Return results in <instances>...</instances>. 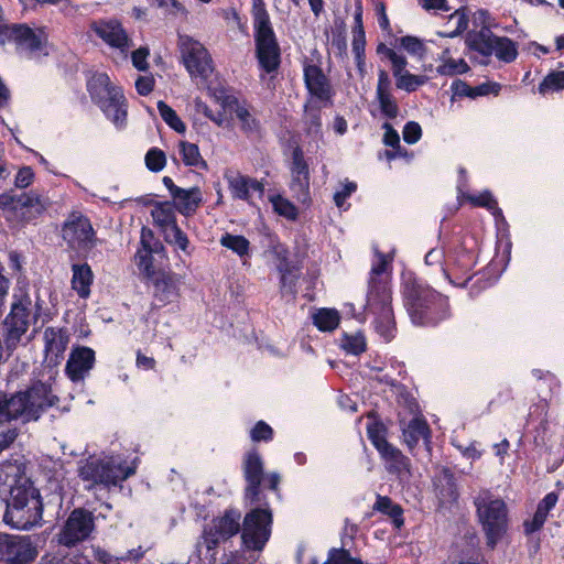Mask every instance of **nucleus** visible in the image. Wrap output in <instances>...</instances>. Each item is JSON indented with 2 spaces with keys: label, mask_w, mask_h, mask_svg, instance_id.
I'll use <instances>...</instances> for the list:
<instances>
[{
  "label": "nucleus",
  "mask_w": 564,
  "mask_h": 564,
  "mask_svg": "<svg viewBox=\"0 0 564 564\" xmlns=\"http://www.w3.org/2000/svg\"><path fill=\"white\" fill-rule=\"evenodd\" d=\"M256 56L261 69L274 73L281 65V48L263 0H253Z\"/></svg>",
  "instance_id": "nucleus-5"
},
{
  "label": "nucleus",
  "mask_w": 564,
  "mask_h": 564,
  "mask_svg": "<svg viewBox=\"0 0 564 564\" xmlns=\"http://www.w3.org/2000/svg\"><path fill=\"white\" fill-rule=\"evenodd\" d=\"M32 300L25 290L13 293L9 314L2 323V337L9 355L18 348L23 335L29 330Z\"/></svg>",
  "instance_id": "nucleus-9"
},
{
  "label": "nucleus",
  "mask_w": 564,
  "mask_h": 564,
  "mask_svg": "<svg viewBox=\"0 0 564 564\" xmlns=\"http://www.w3.org/2000/svg\"><path fill=\"white\" fill-rule=\"evenodd\" d=\"M366 34H352L351 51L359 75L362 77L366 73Z\"/></svg>",
  "instance_id": "nucleus-49"
},
{
  "label": "nucleus",
  "mask_w": 564,
  "mask_h": 564,
  "mask_svg": "<svg viewBox=\"0 0 564 564\" xmlns=\"http://www.w3.org/2000/svg\"><path fill=\"white\" fill-rule=\"evenodd\" d=\"M368 417L373 419V421L367 424V436L372 446L380 453L390 444L387 440L388 430L375 413H369Z\"/></svg>",
  "instance_id": "nucleus-41"
},
{
  "label": "nucleus",
  "mask_w": 564,
  "mask_h": 564,
  "mask_svg": "<svg viewBox=\"0 0 564 564\" xmlns=\"http://www.w3.org/2000/svg\"><path fill=\"white\" fill-rule=\"evenodd\" d=\"M96 361L95 350L87 346L74 347L65 366V373L73 382L84 380L94 368Z\"/></svg>",
  "instance_id": "nucleus-24"
},
{
  "label": "nucleus",
  "mask_w": 564,
  "mask_h": 564,
  "mask_svg": "<svg viewBox=\"0 0 564 564\" xmlns=\"http://www.w3.org/2000/svg\"><path fill=\"white\" fill-rule=\"evenodd\" d=\"M154 88V79L150 76H139L135 80V89L139 95L148 96Z\"/></svg>",
  "instance_id": "nucleus-64"
},
{
  "label": "nucleus",
  "mask_w": 564,
  "mask_h": 564,
  "mask_svg": "<svg viewBox=\"0 0 564 564\" xmlns=\"http://www.w3.org/2000/svg\"><path fill=\"white\" fill-rule=\"evenodd\" d=\"M273 437L274 431L265 421H258L250 430V438L253 443H269Z\"/></svg>",
  "instance_id": "nucleus-54"
},
{
  "label": "nucleus",
  "mask_w": 564,
  "mask_h": 564,
  "mask_svg": "<svg viewBox=\"0 0 564 564\" xmlns=\"http://www.w3.org/2000/svg\"><path fill=\"white\" fill-rule=\"evenodd\" d=\"M323 104L308 99L304 105L303 122L307 135L318 137L322 134V109Z\"/></svg>",
  "instance_id": "nucleus-39"
},
{
  "label": "nucleus",
  "mask_w": 564,
  "mask_h": 564,
  "mask_svg": "<svg viewBox=\"0 0 564 564\" xmlns=\"http://www.w3.org/2000/svg\"><path fill=\"white\" fill-rule=\"evenodd\" d=\"M180 154L182 156V161L186 166H203L206 167L207 164L203 160L198 145L195 143H191L187 141L180 142Z\"/></svg>",
  "instance_id": "nucleus-47"
},
{
  "label": "nucleus",
  "mask_w": 564,
  "mask_h": 564,
  "mask_svg": "<svg viewBox=\"0 0 564 564\" xmlns=\"http://www.w3.org/2000/svg\"><path fill=\"white\" fill-rule=\"evenodd\" d=\"M224 178L227 181L228 189L234 199L249 203L251 192L258 193L259 198H262L264 195L265 187L262 181L232 171H226Z\"/></svg>",
  "instance_id": "nucleus-23"
},
{
  "label": "nucleus",
  "mask_w": 564,
  "mask_h": 564,
  "mask_svg": "<svg viewBox=\"0 0 564 564\" xmlns=\"http://www.w3.org/2000/svg\"><path fill=\"white\" fill-rule=\"evenodd\" d=\"M372 509L389 517L393 525L398 529L404 524L403 508L388 496L377 495Z\"/></svg>",
  "instance_id": "nucleus-40"
},
{
  "label": "nucleus",
  "mask_w": 564,
  "mask_h": 564,
  "mask_svg": "<svg viewBox=\"0 0 564 564\" xmlns=\"http://www.w3.org/2000/svg\"><path fill=\"white\" fill-rule=\"evenodd\" d=\"M251 509L246 512L241 524V542L248 551H262L272 534L273 511L268 497L259 502H248Z\"/></svg>",
  "instance_id": "nucleus-7"
},
{
  "label": "nucleus",
  "mask_w": 564,
  "mask_h": 564,
  "mask_svg": "<svg viewBox=\"0 0 564 564\" xmlns=\"http://www.w3.org/2000/svg\"><path fill=\"white\" fill-rule=\"evenodd\" d=\"M171 198L175 209L185 217L194 216L203 204V193L198 186L180 187Z\"/></svg>",
  "instance_id": "nucleus-33"
},
{
  "label": "nucleus",
  "mask_w": 564,
  "mask_h": 564,
  "mask_svg": "<svg viewBox=\"0 0 564 564\" xmlns=\"http://www.w3.org/2000/svg\"><path fill=\"white\" fill-rule=\"evenodd\" d=\"M377 256L378 260L372 263L368 275L365 310L373 316L376 332L389 343L397 332L392 308L390 262L384 253L378 251Z\"/></svg>",
  "instance_id": "nucleus-3"
},
{
  "label": "nucleus",
  "mask_w": 564,
  "mask_h": 564,
  "mask_svg": "<svg viewBox=\"0 0 564 564\" xmlns=\"http://www.w3.org/2000/svg\"><path fill=\"white\" fill-rule=\"evenodd\" d=\"M357 189L355 182H347L340 191L334 194V203L337 207H341L345 200Z\"/></svg>",
  "instance_id": "nucleus-62"
},
{
  "label": "nucleus",
  "mask_w": 564,
  "mask_h": 564,
  "mask_svg": "<svg viewBox=\"0 0 564 564\" xmlns=\"http://www.w3.org/2000/svg\"><path fill=\"white\" fill-rule=\"evenodd\" d=\"M270 202L272 203L273 210L278 215L283 216L289 220H295L297 218V208L289 199L284 198L281 195H273L271 196Z\"/></svg>",
  "instance_id": "nucleus-52"
},
{
  "label": "nucleus",
  "mask_w": 564,
  "mask_h": 564,
  "mask_svg": "<svg viewBox=\"0 0 564 564\" xmlns=\"http://www.w3.org/2000/svg\"><path fill=\"white\" fill-rule=\"evenodd\" d=\"M400 293L410 322L416 327L435 328L452 317L449 297L411 270L400 278Z\"/></svg>",
  "instance_id": "nucleus-1"
},
{
  "label": "nucleus",
  "mask_w": 564,
  "mask_h": 564,
  "mask_svg": "<svg viewBox=\"0 0 564 564\" xmlns=\"http://www.w3.org/2000/svg\"><path fill=\"white\" fill-rule=\"evenodd\" d=\"M477 263V252L460 246L454 251V260L448 270L443 269L449 283L465 288L473 280L471 273Z\"/></svg>",
  "instance_id": "nucleus-20"
},
{
  "label": "nucleus",
  "mask_w": 564,
  "mask_h": 564,
  "mask_svg": "<svg viewBox=\"0 0 564 564\" xmlns=\"http://www.w3.org/2000/svg\"><path fill=\"white\" fill-rule=\"evenodd\" d=\"M6 42L14 43L30 52H37L43 46L41 36L25 23L8 24L0 37L1 44Z\"/></svg>",
  "instance_id": "nucleus-25"
},
{
  "label": "nucleus",
  "mask_w": 564,
  "mask_h": 564,
  "mask_svg": "<svg viewBox=\"0 0 564 564\" xmlns=\"http://www.w3.org/2000/svg\"><path fill=\"white\" fill-rule=\"evenodd\" d=\"M149 56V48L147 47H139L138 50L132 52L131 59L133 66L140 70L145 72L149 68V64L147 62V58Z\"/></svg>",
  "instance_id": "nucleus-61"
},
{
  "label": "nucleus",
  "mask_w": 564,
  "mask_h": 564,
  "mask_svg": "<svg viewBox=\"0 0 564 564\" xmlns=\"http://www.w3.org/2000/svg\"><path fill=\"white\" fill-rule=\"evenodd\" d=\"M0 209L19 215L23 223H31L44 214L46 203L34 192L18 195L11 189L0 194Z\"/></svg>",
  "instance_id": "nucleus-16"
},
{
  "label": "nucleus",
  "mask_w": 564,
  "mask_h": 564,
  "mask_svg": "<svg viewBox=\"0 0 564 564\" xmlns=\"http://www.w3.org/2000/svg\"><path fill=\"white\" fill-rule=\"evenodd\" d=\"M148 278L153 285V297L165 306L180 296V278L176 273L165 270H153L152 265L145 267Z\"/></svg>",
  "instance_id": "nucleus-21"
},
{
  "label": "nucleus",
  "mask_w": 564,
  "mask_h": 564,
  "mask_svg": "<svg viewBox=\"0 0 564 564\" xmlns=\"http://www.w3.org/2000/svg\"><path fill=\"white\" fill-rule=\"evenodd\" d=\"M394 78L395 87L409 94L416 91L419 87L423 86L427 82L426 76L415 75L409 70L398 75Z\"/></svg>",
  "instance_id": "nucleus-48"
},
{
  "label": "nucleus",
  "mask_w": 564,
  "mask_h": 564,
  "mask_svg": "<svg viewBox=\"0 0 564 564\" xmlns=\"http://www.w3.org/2000/svg\"><path fill=\"white\" fill-rule=\"evenodd\" d=\"M246 487L243 498L247 502H259L267 495L263 491L264 463L257 448L248 451L242 460Z\"/></svg>",
  "instance_id": "nucleus-17"
},
{
  "label": "nucleus",
  "mask_w": 564,
  "mask_h": 564,
  "mask_svg": "<svg viewBox=\"0 0 564 564\" xmlns=\"http://www.w3.org/2000/svg\"><path fill=\"white\" fill-rule=\"evenodd\" d=\"M217 99L225 111L236 115L243 133L250 134L260 130V122L251 116L246 100L240 102L235 95L229 94H221Z\"/></svg>",
  "instance_id": "nucleus-26"
},
{
  "label": "nucleus",
  "mask_w": 564,
  "mask_h": 564,
  "mask_svg": "<svg viewBox=\"0 0 564 564\" xmlns=\"http://www.w3.org/2000/svg\"><path fill=\"white\" fill-rule=\"evenodd\" d=\"M96 35L109 46L124 51L129 47V37L122 24L117 20L102 21L93 28Z\"/></svg>",
  "instance_id": "nucleus-30"
},
{
  "label": "nucleus",
  "mask_w": 564,
  "mask_h": 564,
  "mask_svg": "<svg viewBox=\"0 0 564 564\" xmlns=\"http://www.w3.org/2000/svg\"><path fill=\"white\" fill-rule=\"evenodd\" d=\"M91 101L117 128L127 123V99L123 90L115 86L106 73H95L86 84Z\"/></svg>",
  "instance_id": "nucleus-6"
},
{
  "label": "nucleus",
  "mask_w": 564,
  "mask_h": 564,
  "mask_svg": "<svg viewBox=\"0 0 564 564\" xmlns=\"http://www.w3.org/2000/svg\"><path fill=\"white\" fill-rule=\"evenodd\" d=\"M61 235L68 248L74 250H90L97 241L90 219L79 210L68 214L62 224Z\"/></svg>",
  "instance_id": "nucleus-12"
},
{
  "label": "nucleus",
  "mask_w": 564,
  "mask_h": 564,
  "mask_svg": "<svg viewBox=\"0 0 564 564\" xmlns=\"http://www.w3.org/2000/svg\"><path fill=\"white\" fill-rule=\"evenodd\" d=\"M489 20H490V14H489L488 10L479 9L473 14L471 22L474 25V30L468 31L466 34V39H465L466 45L469 50H473L471 40H473L474 34L484 33L489 36H491L494 34L490 29L491 25H490Z\"/></svg>",
  "instance_id": "nucleus-42"
},
{
  "label": "nucleus",
  "mask_w": 564,
  "mask_h": 564,
  "mask_svg": "<svg viewBox=\"0 0 564 564\" xmlns=\"http://www.w3.org/2000/svg\"><path fill=\"white\" fill-rule=\"evenodd\" d=\"M144 162L149 171L158 173L164 169L166 155L163 150L153 147L147 152Z\"/></svg>",
  "instance_id": "nucleus-53"
},
{
  "label": "nucleus",
  "mask_w": 564,
  "mask_h": 564,
  "mask_svg": "<svg viewBox=\"0 0 564 564\" xmlns=\"http://www.w3.org/2000/svg\"><path fill=\"white\" fill-rule=\"evenodd\" d=\"M390 474L403 475L410 474L411 462L397 446L389 444L379 453Z\"/></svg>",
  "instance_id": "nucleus-37"
},
{
  "label": "nucleus",
  "mask_w": 564,
  "mask_h": 564,
  "mask_svg": "<svg viewBox=\"0 0 564 564\" xmlns=\"http://www.w3.org/2000/svg\"><path fill=\"white\" fill-rule=\"evenodd\" d=\"M134 474V467L122 464L116 465L100 459L87 462L78 471V476L84 481H93L106 487L118 486Z\"/></svg>",
  "instance_id": "nucleus-13"
},
{
  "label": "nucleus",
  "mask_w": 564,
  "mask_h": 564,
  "mask_svg": "<svg viewBox=\"0 0 564 564\" xmlns=\"http://www.w3.org/2000/svg\"><path fill=\"white\" fill-rule=\"evenodd\" d=\"M340 321V316L338 312L334 308H319L313 315V324L321 332H332L334 330Z\"/></svg>",
  "instance_id": "nucleus-43"
},
{
  "label": "nucleus",
  "mask_w": 564,
  "mask_h": 564,
  "mask_svg": "<svg viewBox=\"0 0 564 564\" xmlns=\"http://www.w3.org/2000/svg\"><path fill=\"white\" fill-rule=\"evenodd\" d=\"M382 129L384 130L382 139L384 145L390 147L391 149L399 148L400 135L392 124L386 121L382 123Z\"/></svg>",
  "instance_id": "nucleus-60"
},
{
  "label": "nucleus",
  "mask_w": 564,
  "mask_h": 564,
  "mask_svg": "<svg viewBox=\"0 0 564 564\" xmlns=\"http://www.w3.org/2000/svg\"><path fill=\"white\" fill-rule=\"evenodd\" d=\"M400 46L409 54L423 57L426 53V46L422 40L413 35H405L400 39Z\"/></svg>",
  "instance_id": "nucleus-55"
},
{
  "label": "nucleus",
  "mask_w": 564,
  "mask_h": 564,
  "mask_svg": "<svg viewBox=\"0 0 564 564\" xmlns=\"http://www.w3.org/2000/svg\"><path fill=\"white\" fill-rule=\"evenodd\" d=\"M469 70L470 67L464 58H447L436 67V73L442 76L462 75Z\"/></svg>",
  "instance_id": "nucleus-51"
},
{
  "label": "nucleus",
  "mask_w": 564,
  "mask_h": 564,
  "mask_svg": "<svg viewBox=\"0 0 564 564\" xmlns=\"http://www.w3.org/2000/svg\"><path fill=\"white\" fill-rule=\"evenodd\" d=\"M436 497L442 506L452 505L458 500L459 491L454 473L448 467H443L434 479Z\"/></svg>",
  "instance_id": "nucleus-34"
},
{
  "label": "nucleus",
  "mask_w": 564,
  "mask_h": 564,
  "mask_svg": "<svg viewBox=\"0 0 564 564\" xmlns=\"http://www.w3.org/2000/svg\"><path fill=\"white\" fill-rule=\"evenodd\" d=\"M58 402L52 384L39 379L15 392L0 391V426L17 421L24 424L37 422Z\"/></svg>",
  "instance_id": "nucleus-2"
},
{
  "label": "nucleus",
  "mask_w": 564,
  "mask_h": 564,
  "mask_svg": "<svg viewBox=\"0 0 564 564\" xmlns=\"http://www.w3.org/2000/svg\"><path fill=\"white\" fill-rule=\"evenodd\" d=\"M471 42V51L486 57V61L481 62L485 66L489 64V57L492 55H495L498 61L506 64L514 62L519 55L517 42L508 36H498L496 34L489 36L479 33L474 34Z\"/></svg>",
  "instance_id": "nucleus-15"
},
{
  "label": "nucleus",
  "mask_w": 564,
  "mask_h": 564,
  "mask_svg": "<svg viewBox=\"0 0 564 564\" xmlns=\"http://www.w3.org/2000/svg\"><path fill=\"white\" fill-rule=\"evenodd\" d=\"M175 206L170 200L154 202L151 216L164 241L191 256L193 248L187 235L177 225Z\"/></svg>",
  "instance_id": "nucleus-10"
},
{
  "label": "nucleus",
  "mask_w": 564,
  "mask_h": 564,
  "mask_svg": "<svg viewBox=\"0 0 564 564\" xmlns=\"http://www.w3.org/2000/svg\"><path fill=\"white\" fill-rule=\"evenodd\" d=\"M475 506L486 544L490 549H495L509 529L507 503L500 498H478Z\"/></svg>",
  "instance_id": "nucleus-8"
},
{
  "label": "nucleus",
  "mask_w": 564,
  "mask_h": 564,
  "mask_svg": "<svg viewBox=\"0 0 564 564\" xmlns=\"http://www.w3.org/2000/svg\"><path fill=\"white\" fill-rule=\"evenodd\" d=\"M303 78L305 88L308 94L314 97L317 102L323 106H332L335 91L330 80L324 74L321 66L315 64H306L303 68Z\"/></svg>",
  "instance_id": "nucleus-22"
},
{
  "label": "nucleus",
  "mask_w": 564,
  "mask_h": 564,
  "mask_svg": "<svg viewBox=\"0 0 564 564\" xmlns=\"http://www.w3.org/2000/svg\"><path fill=\"white\" fill-rule=\"evenodd\" d=\"M39 555L31 535L0 532V564H32Z\"/></svg>",
  "instance_id": "nucleus-14"
},
{
  "label": "nucleus",
  "mask_w": 564,
  "mask_h": 564,
  "mask_svg": "<svg viewBox=\"0 0 564 564\" xmlns=\"http://www.w3.org/2000/svg\"><path fill=\"white\" fill-rule=\"evenodd\" d=\"M158 111L162 120L177 133H184L186 131L185 123L181 120L176 111L170 107L165 101H158Z\"/></svg>",
  "instance_id": "nucleus-46"
},
{
  "label": "nucleus",
  "mask_w": 564,
  "mask_h": 564,
  "mask_svg": "<svg viewBox=\"0 0 564 564\" xmlns=\"http://www.w3.org/2000/svg\"><path fill=\"white\" fill-rule=\"evenodd\" d=\"M178 47L184 65L191 75L205 77L213 70L212 57L202 43L188 35H180Z\"/></svg>",
  "instance_id": "nucleus-19"
},
{
  "label": "nucleus",
  "mask_w": 564,
  "mask_h": 564,
  "mask_svg": "<svg viewBox=\"0 0 564 564\" xmlns=\"http://www.w3.org/2000/svg\"><path fill=\"white\" fill-rule=\"evenodd\" d=\"M240 519L241 512L238 509L229 508L221 516L214 518L210 524L204 527L202 533L203 543L213 561H216L219 544L228 541L241 531Z\"/></svg>",
  "instance_id": "nucleus-11"
},
{
  "label": "nucleus",
  "mask_w": 564,
  "mask_h": 564,
  "mask_svg": "<svg viewBox=\"0 0 564 564\" xmlns=\"http://www.w3.org/2000/svg\"><path fill=\"white\" fill-rule=\"evenodd\" d=\"M72 288L79 297L87 299L90 294L94 274L88 263L72 265Z\"/></svg>",
  "instance_id": "nucleus-38"
},
{
  "label": "nucleus",
  "mask_w": 564,
  "mask_h": 564,
  "mask_svg": "<svg viewBox=\"0 0 564 564\" xmlns=\"http://www.w3.org/2000/svg\"><path fill=\"white\" fill-rule=\"evenodd\" d=\"M403 140L408 144H414L422 138V128L416 121H408L403 127Z\"/></svg>",
  "instance_id": "nucleus-58"
},
{
  "label": "nucleus",
  "mask_w": 564,
  "mask_h": 564,
  "mask_svg": "<svg viewBox=\"0 0 564 564\" xmlns=\"http://www.w3.org/2000/svg\"><path fill=\"white\" fill-rule=\"evenodd\" d=\"M564 89V70H553L549 73L539 84L538 90L541 95Z\"/></svg>",
  "instance_id": "nucleus-50"
},
{
  "label": "nucleus",
  "mask_w": 564,
  "mask_h": 564,
  "mask_svg": "<svg viewBox=\"0 0 564 564\" xmlns=\"http://www.w3.org/2000/svg\"><path fill=\"white\" fill-rule=\"evenodd\" d=\"M468 199L476 207H485L489 210L498 209V202L489 191H485L479 195L469 196Z\"/></svg>",
  "instance_id": "nucleus-56"
},
{
  "label": "nucleus",
  "mask_w": 564,
  "mask_h": 564,
  "mask_svg": "<svg viewBox=\"0 0 564 564\" xmlns=\"http://www.w3.org/2000/svg\"><path fill=\"white\" fill-rule=\"evenodd\" d=\"M376 13H377L378 23H379L380 29L388 35H392V28L390 24V20L388 18L386 7L382 2H380L377 6Z\"/></svg>",
  "instance_id": "nucleus-63"
},
{
  "label": "nucleus",
  "mask_w": 564,
  "mask_h": 564,
  "mask_svg": "<svg viewBox=\"0 0 564 564\" xmlns=\"http://www.w3.org/2000/svg\"><path fill=\"white\" fill-rule=\"evenodd\" d=\"M376 98L379 104L380 112L384 118L393 120L398 117L400 111L399 105L391 94V80L384 69H380L378 73Z\"/></svg>",
  "instance_id": "nucleus-29"
},
{
  "label": "nucleus",
  "mask_w": 564,
  "mask_h": 564,
  "mask_svg": "<svg viewBox=\"0 0 564 564\" xmlns=\"http://www.w3.org/2000/svg\"><path fill=\"white\" fill-rule=\"evenodd\" d=\"M402 435L411 453L415 449L420 440H423L426 451L431 454L432 430L423 416H414L411 419L406 426L402 429Z\"/></svg>",
  "instance_id": "nucleus-28"
},
{
  "label": "nucleus",
  "mask_w": 564,
  "mask_h": 564,
  "mask_svg": "<svg viewBox=\"0 0 564 564\" xmlns=\"http://www.w3.org/2000/svg\"><path fill=\"white\" fill-rule=\"evenodd\" d=\"M220 245L241 258L248 256L250 251V242L242 235H231L226 232L220 238Z\"/></svg>",
  "instance_id": "nucleus-44"
},
{
  "label": "nucleus",
  "mask_w": 564,
  "mask_h": 564,
  "mask_svg": "<svg viewBox=\"0 0 564 564\" xmlns=\"http://www.w3.org/2000/svg\"><path fill=\"white\" fill-rule=\"evenodd\" d=\"M291 189L301 195L307 196L310 193V167L304 158L303 149L296 144L292 150Z\"/></svg>",
  "instance_id": "nucleus-27"
},
{
  "label": "nucleus",
  "mask_w": 564,
  "mask_h": 564,
  "mask_svg": "<svg viewBox=\"0 0 564 564\" xmlns=\"http://www.w3.org/2000/svg\"><path fill=\"white\" fill-rule=\"evenodd\" d=\"M45 358L57 364L66 350L69 337L64 328L47 327L43 334Z\"/></svg>",
  "instance_id": "nucleus-32"
},
{
  "label": "nucleus",
  "mask_w": 564,
  "mask_h": 564,
  "mask_svg": "<svg viewBox=\"0 0 564 564\" xmlns=\"http://www.w3.org/2000/svg\"><path fill=\"white\" fill-rule=\"evenodd\" d=\"M34 180V172L31 166L21 167L14 178V185L18 188L29 187Z\"/></svg>",
  "instance_id": "nucleus-59"
},
{
  "label": "nucleus",
  "mask_w": 564,
  "mask_h": 564,
  "mask_svg": "<svg viewBox=\"0 0 564 564\" xmlns=\"http://www.w3.org/2000/svg\"><path fill=\"white\" fill-rule=\"evenodd\" d=\"M451 19L456 18L457 19V25L456 29L449 34L451 37L456 36L458 34H462L468 29L469 24V14L468 9L466 7H462L457 10H455L451 17Z\"/></svg>",
  "instance_id": "nucleus-57"
},
{
  "label": "nucleus",
  "mask_w": 564,
  "mask_h": 564,
  "mask_svg": "<svg viewBox=\"0 0 564 564\" xmlns=\"http://www.w3.org/2000/svg\"><path fill=\"white\" fill-rule=\"evenodd\" d=\"M340 347L347 354L359 356L367 349L366 337L361 332L354 335L344 333L340 339Z\"/></svg>",
  "instance_id": "nucleus-45"
},
{
  "label": "nucleus",
  "mask_w": 564,
  "mask_h": 564,
  "mask_svg": "<svg viewBox=\"0 0 564 564\" xmlns=\"http://www.w3.org/2000/svg\"><path fill=\"white\" fill-rule=\"evenodd\" d=\"M276 270L280 273V293L295 297L297 293V282L302 274V264L299 261H286L282 264H276Z\"/></svg>",
  "instance_id": "nucleus-36"
},
{
  "label": "nucleus",
  "mask_w": 564,
  "mask_h": 564,
  "mask_svg": "<svg viewBox=\"0 0 564 564\" xmlns=\"http://www.w3.org/2000/svg\"><path fill=\"white\" fill-rule=\"evenodd\" d=\"M451 90L454 97L476 99L488 95L498 96L501 90V85L497 82L488 80L473 87L462 79H455L451 85Z\"/></svg>",
  "instance_id": "nucleus-35"
},
{
  "label": "nucleus",
  "mask_w": 564,
  "mask_h": 564,
  "mask_svg": "<svg viewBox=\"0 0 564 564\" xmlns=\"http://www.w3.org/2000/svg\"><path fill=\"white\" fill-rule=\"evenodd\" d=\"M15 469L10 484V496L7 500V508L3 516L4 522L18 530H29L41 524L43 518V502L40 490L34 482L24 474L20 466H9Z\"/></svg>",
  "instance_id": "nucleus-4"
},
{
  "label": "nucleus",
  "mask_w": 564,
  "mask_h": 564,
  "mask_svg": "<svg viewBox=\"0 0 564 564\" xmlns=\"http://www.w3.org/2000/svg\"><path fill=\"white\" fill-rule=\"evenodd\" d=\"M557 501L558 494L555 491L546 494L539 501L533 517L531 519L524 520L522 523L524 535L530 536L544 527L550 511L555 508Z\"/></svg>",
  "instance_id": "nucleus-31"
},
{
  "label": "nucleus",
  "mask_w": 564,
  "mask_h": 564,
  "mask_svg": "<svg viewBox=\"0 0 564 564\" xmlns=\"http://www.w3.org/2000/svg\"><path fill=\"white\" fill-rule=\"evenodd\" d=\"M94 529L95 518L93 512L84 508H75L61 530L58 542L67 547L75 546L88 539Z\"/></svg>",
  "instance_id": "nucleus-18"
}]
</instances>
